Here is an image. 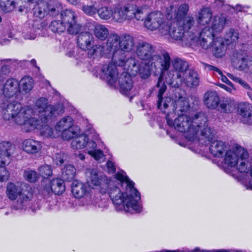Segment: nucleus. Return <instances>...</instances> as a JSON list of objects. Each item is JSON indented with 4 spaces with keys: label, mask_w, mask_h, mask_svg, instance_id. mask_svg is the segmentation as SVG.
Segmentation results:
<instances>
[{
    "label": "nucleus",
    "mask_w": 252,
    "mask_h": 252,
    "mask_svg": "<svg viewBox=\"0 0 252 252\" xmlns=\"http://www.w3.org/2000/svg\"><path fill=\"white\" fill-rule=\"evenodd\" d=\"M212 12L209 8L202 9L199 13L197 21L200 25H205L210 22L212 18Z\"/></svg>",
    "instance_id": "obj_39"
},
{
    "label": "nucleus",
    "mask_w": 252,
    "mask_h": 252,
    "mask_svg": "<svg viewBox=\"0 0 252 252\" xmlns=\"http://www.w3.org/2000/svg\"><path fill=\"white\" fill-rule=\"evenodd\" d=\"M32 110V115L38 116L37 119H51L56 115V108L48 104V99L45 97H40L36 100Z\"/></svg>",
    "instance_id": "obj_12"
},
{
    "label": "nucleus",
    "mask_w": 252,
    "mask_h": 252,
    "mask_svg": "<svg viewBox=\"0 0 252 252\" xmlns=\"http://www.w3.org/2000/svg\"><path fill=\"white\" fill-rule=\"evenodd\" d=\"M211 47L212 52L216 58H221L225 54L226 46L224 40L220 37H217L213 39V41Z\"/></svg>",
    "instance_id": "obj_25"
},
{
    "label": "nucleus",
    "mask_w": 252,
    "mask_h": 252,
    "mask_svg": "<svg viewBox=\"0 0 252 252\" xmlns=\"http://www.w3.org/2000/svg\"><path fill=\"white\" fill-rule=\"evenodd\" d=\"M189 10V6L187 4L181 5L177 10L173 6L167 10V18L168 20H173L175 22H180V20L185 18Z\"/></svg>",
    "instance_id": "obj_21"
},
{
    "label": "nucleus",
    "mask_w": 252,
    "mask_h": 252,
    "mask_svg": "<svg viewBox=\"0 0 252 252\" xmlns=\"http://www.w3.org/2000/svg\"><path fill=\"white\" fill-rule=\"evenodd\" d=\"M94 34L96 38L103 40L107 37L109 31L105 26L98 24L94 27Z\"/></svg>",
    "instance_id": "obj_41"
},
{
    "label": "nucleus",
    "mask_w": 252,
    "mask_h": 252,
    "mask_svg": "<svg viewBox=\"0 0 252 252\" xmlns=\"http://www.w3.org/2000/svg\"><path fill=\"white\" fill-rule=\"evenodd\" d=\"M38 171L40 175L44 178H48L52 175L51 167L47 164L40 166Z\"/></svg>",
    "instance_id": "obj_50"
},
{
    "label": "nucleus",
    "mask_w": 252,
    "mask_h": 252,
    "mask_svg": "<svg viewBox=\"0 0 252 252\" xmlns=\"http://www.w3.org/2000/svg\"><path fill=\"white\" fill-rule=\"evenodd\" d=\"M226 145L221 141L216 140L211 143L209 150L215 157H222L224 152H226Z\"/></svg>",
    "instance_id": "obj_29"
},
{
    "label": "nucleus",
    "mask_w": 252,
    "mask_h": 252,
    "mask_svg": "<svg viewBox=\"0 0 252 252\" xmlns=\"http://www.w3.org/2000/svg\"><path fill=\"white\" fill-rule=\"evenodd\" d=\"M74 139L72 141L71 145L74 149H81L86 147L88 140V136L84 133L79 134L74 137Z\"/></svg>",
    "instance_id": "obj_33"
},
{
    "label": "nucleus",
    "mask_w": 252,
    "mask_h": 252,
    "mask_svg": "<svg viewBox=\"0 0 252 252\" xmlns=\"http://www.w3.org/2000/svg\"><path fill=\"white\" fill-rule=\"evenodd\" d=\"M41 148V144L38 141L28 139L23 142V150L28 154H34L37 153L40 151Z\"/></svg>",
    "instance_id": "obj_28"
},
{
    "label": "nucleus",
    "mask_w": 252,
    "mask_h": 252,
    "mask_svg": "<svg viewBox=\"0 0 252 252\" xmlns=\"http://www.w3.org/2000/svg\"><path fill=\"white\" fill-rule=\"evenodd\" d=\"M34 81L30 76H25L18 82L19 91L22 93H29L33 89Z\"/></svg>",
    "instance_id": "obj_31"
},
{
    "label": "nucleus",
    "mask_w": 252,
    "mask_h": 252,
    "mask_svg": "<svg viewBox=\"0 0 252 252\" xmlns=\"http://www.w3.org/2000/svg\"><path fill=\"white\" fill-rule=\"evenodd\" d=\"M50 29L54 32L61 33L66 30L63 22L58 20H54L49 25Z\"/></svg>",
    "instance_id": "obj_45"
},
{
    "label": "nucleus",
    "mask_w": 252,
    "mask_h": 252,
    "mask_svg": "<svg viewBox=\"0 0 252 252\" xmlns=\"http://www.w3.org/2000/svg\"><path fill=\"white\" fill-rule=\"evenodd\" d=\"M186 252H208V251L206 250H201L199 248H195L193 250L190 251H186Z\"/></svg>",
    "instance_id": "obj_63"
},
{
    "label": "nucleus",
    "mask_w": 252,
    "mask_h": 252,
    "mask_svg": "<svg viewBox=\"0 0 252 252\" xmlns=\"http://www.w3.org/2000/svg\"><path fill=\"white\" fill-rule=\"evenodd\" d=\"M176 111L178 117L174 121L166 116L167 123L169 126H173L181 132L185 133V137L189 141H194L197 138L196 126H203L207 122V117L202 113H192L189 109L187 97L182 95L178 90L174 93Z\"/></svg>",
    "instance_id": "obj_2"
},
{
    "label": "nucleus",
    "mask_w": 252,
    "mask_h": 252,
    "mask_svg": "<svg viewBox=\"0 0 252 252\" xmlns=\"http://www.w3.org/2000/svg\"><path fill=\"white\" fill-rule=\"evenodd\" d=\"M24 176L27 181L31 183L35 182L39 178L38 173L33 170L25 171Z\"/></svg>",
    "instance_id": "obj_51"
},
{
    "label": "nucleus",
    "mask_w": 252,
    "mask_h": 252,
    "mask_svg": "<svg viewBox=\"0 0 252 252\" xmlns=\"http://www.w3.org/2000/svg\"><path fill=\"white\" fill-rule=\"evenodd\" d=\"M235 108L234 101L230 99L222 101L219 105V111L222 113H228L232 112Z\"/></svg>",
    "instance_id": "obj_40"
},
{
    "label": "nucleus",
    "mask_w": 252,
    "mask_h": 252,
    "mask_svg": "<svg viewBox=\"0 0 252 252\" xmlns=\"http://www.w3.org/2000/svg\"><path fill=\"white\" fill-rule=\"evenodd\" d=\"M205 66H206V67H207V68L209 70H212V71L216 72L218 73L219 75L220 74H221L222 71L219 68H218V67H217L216 66H213V65H211L210 64H205Z\"/></svg>",
    "instance_id": "obj_59"
},
{
    "label": "nucleus",
    "mask_w": 252,
    "mask_h": 252,
    "mask_svg": "<svg viewBox=\"0 0 252 252\" xmlns=\"http://www.w3.org/2000/svg\"><path fill=\"white\" fill-rule=\"evenodd\" d=\"M115 177L120 181L122 186L126 185V192L123 191L113 180L109 183L106 193H108L117 210L129 213H132V211L136 213L140 212L142 209L140 204L141 196L137 189L134 188V183L123 171L117 172Z\"/></svg>",
    "instance_id": "obj_3"
},
{
    "label": "nucleus",
    "mask_w": 252,
    "mask_h": 252,
    "mask_svg": "<svg viewBox=\"0 0 252 252\" xmlns=\"http://www.w3.org/2000/svg\"><path fill=\"white\" fill-rule=\"evenodd\" d=\"M96 160L101 161H103L104 158V156L102 151L100 150H95L93 154H90Z\"/></svg>",
    "instance_id": "obj_56"
},
{
    "label": "nucleus",
    "mask_w": 252,
    "mask_h": 252,
    "mask_svg": "<svg viewBox=\"0 0 252 252\" xmlns=\"http://www.w3.org/2000/svg\"><path fill=\"white\" fill-rule=\"evenodd\" d=\"M131 7L129 3L125 4L123 7L116 6L113 10V19L118 22H122L128 19L129 9Z\"/></svg>",
    "instance_id": "obj_24"
},
{
    "label": "nucleus",
    "mask_w": 252,
    "mask_h": 252,
    "mask_svg": "<svg viewBox=\"0 0 252 252\" xmlns=\"http://www.w3.org/2000/svg\"><path fill=\"white\" fill-rule=\"evenodd\" d=\"M169 33L170 36L175 40H182L186 45L191 46L193 44L196 38L193 34L186 32L180 26V22L173 21L170 26H168V30L166 33Z\"/></svg>",
    "instance_id": "obj_11"
},
{
    "label": "nucleus",
    "mask_w": 252,
    "mask_h": 252,
    "mask_svg": "<svg viewBox=\"0 0 252 252\" xmlns=\"http://www.w3.org/2000/svg\"><path fill=\"white\" fill-rule=\"evenodd\" d=\"M241 116L244 118H249L252 116V106L249 103H242L238 108Z\"/></svg>",
    "instance_id": "obj_42"
},
{
    "label": "nucleus",
    "mask_w": 252,
    "mask_h": 252,
    "mask_svg": "<svg viewBox=\"0 0 252 252\" xmlns=\"http://www.w3.org/2000/svg\"><path fill=\"white\" fill-rule=\"evenodd\" d=\"M82 10L87 14L93 15L97 12V9L94 6V3L91 5H84L82 7Z\"/></svg>",
    "instance_id": "obj_53"
},
{
    "label": "nucleus",
    "mask_w": 252,
    "mask_h": 252,
    "mask_svg": "<svg viewBox=\"0 0 252 252\" xmlns=\"http://www.w3.org/2000/svg\"><path fill=\"white\" fill-rule=\"evenodd\" d=\"M75 174V168L72 165H67L62 170V180L67 182L71 181L74 179Z\"/></svg>",
    "instance_id": "obj_37"
},
{
    "label": "nucleus",
    "mask_w": 252,
    "mask_h": 252,
    "mask_svg": "<svg viewBox=\"0 0 252 252\" xmlns=\"http://www.w3.org/2000/svg\"><path fill=\"white\" fill-rule=\"evenodd\" d=\"M19 90L18 81L14 78L6 80L3 86V93L6 97H11L16 94Z\"/></svg>",
    "instance_id": "obj_26"
},
{
    "label": "nucleus",
    "mask_w": 252,
    "mask_h": 252,
    "mask_svg": "<svg viewBox=\"0 0 252 252\" xmlns=\"http://www.w3.org/2000/svg\"><path fill=\"white\" fill-rule=\"evenodd\" d=\"M182 20L183 22H182V20H180V26H182L183 29L186 32L189 33V34H193L194 35L193 33L189 32V30L191 29L194 24V20L193 18L191 16H188L183 18Z\"/></svg>",
    "instance_id": "obj_44"
},
{
    "label": "nucleus",
    "mask_w": 252,
    "mask_h": 252,
    "mask_svg": "<svg viewBox=\"0 0 252 252\" xmlns=\"http://www.w3.org/2000/svg\"><path fill=\"white\" fill-rule=\"evenodd\" d=\"M226 19L224 16H215L213 19L211 28H210L211 32L214 33L215 36V33L220 32L226 24Z\"/></svg>",
    "instance_id": "obj_34"
},
{
    "label": "nucleus",
    "mask_w": 252,
    "mask_h": 252,
    "mask_svg": "<svg viewBox=\"0 0 252 252\" xmlns=\"http://www.w3.org/2000/svg\"><path fill=\"white\" fill-rule=\"evenodd\" d=\"M133 37L129 34L119 36L118 34H111L106 42L107 53L112 55V60L119 66L126 68V58L125 52L131 51L134 47Z\"/></svg>",
    "instance_id": "obj_5"
},
{
    "label": "nucleus",
    "mask_w": 252,
    "mask_h": 252,
    "mask_svg": "<svg viewBox=\"0 0 252 252\" xmlns=\"http://www.w3.org/2000/svg\"><path fill=\"white\" fill-rule=\"evenodd\" d=\"M50 189L56 194H60L65 190L63 180L60 179H54L51 182Z\"/></svg>",
    "instance_id": "obj_38"
},
{
    "label": "nucleus",
    "mask_w": 252,
    "mask_h": 252,
    "mask_svg": "<svg viewBox=\"0 0 252 252\" xmlns=\"http://www.w3.org/2000/svg\"><path fill=\"white\" fill-rule=\"evenodd\" d=\"M220 78L223 82L231 86H232V83L228 79V78L225 75L223 74L222 72H221V74H220Z\"/></svg>",
    "instance_id": "obj_60"
},
{
    "label": "nucleus",
    "mask_w": 252,
    "mask_h": 252,
    "mask_svg": "<svg viewBox=\"0 0 252 252\" xmlns=\"http://www.w3.org/2000/svg\"><path fill=\"white\" fill-rule=\"evenodd\" d=\"M113 9L109 7H103L97 9V13L100 18L107 20L113 16Z\"/></svg>",
    "instance_id": "obj_47"
},
{
    "label": "nucleus",
    "mask_w": 252,
    "mask_h": 252,
    "mask_svg": "<svg viewBox=\"0 0 252 252\" xmlns=\"http://www.w3.org/2000/svg\"><path fill=\"white\" fill-rule=\"evenodd\" d=\"M218 86L220 87L221 88L224 89V90L229 93H230L232 90V89L231 88L227 87L226 85L222 84H219Z\"/></svg>",
    "instance_id": "obj_62"
},
{
    "label": "nucleus",
    "mask_w": 252,
    "mask_h": 252,
    "mask_svg": "<svg viewBox=\"0 0 252 252\" xmlns=\"http://www.w3.org/2000/svg\"><path fill=\"white\" fill-rule=\"evenodd\" d=\"M220 97L214 91H208L204 95L203 101L205 105L209 108H216L220 102Z\"/></svg>",
    "instance_id": "obj_27"
},
{
    "label": "nucleus",
    "mask_w": 252,
    "mask_h": 252,
    "mask_svg": "<svg viewBox=\"0 0 252 252\" xmlns=\"http://www.w3.org/2000/svg\"><path fill=\"white\" fill-rule=\"evenodd\" d=\"M227 75L228 76V77L229 78H230L232 80L241 84L245 89L250 90V88L249 86L248 85V84L247 83H246L244 80H243L241 78H240L238 77L235 76L233 74L229 73H228L227 74Z\"/></svg>",
    "instance_id": "obj_54"
},
{
    "label": "nucleus",
    "mask_w": 252,
    "mask_h": 252,
    "mask_svg": "<svg viewBox=\"0 0 252 252\" xmlns=\"http://www.w3.org/2000/svg\"><path fill=\"white\" fill-rule=\"evenodd\" d=\"M56 132L64 140L74 138L80 132L79 127L74 125L72 117L65 116L58 122L55 126Z\"/></svg>",
    "instance_id": "obj_8"
},
{
    "label": "nucleus",
    "mask_w": 252,
    "mask_h": 252,
    "mask_svg": "<svg viewBox=\"0 0 252 252\" xmlns=\"http://www.w3.org/2000/svg\"><path fill=\"white\" fill-rule=\"evenodd\" d=\"M234 9H235L236 10H237L238 11H242L243 7L241 5L237 4L235 6V7L234 8Z\"/></svg>",
    "instance_id": "obj_64"
},
{
    "label": "nucleus",
    "mask_w": 252,
    "mask_h": 252,
    "mask_svg": "<svg viewBox=\"0 0 252 252\" xmlns=\"http://www.w3.org/2000/svg\"><path fill=\"white\" fill-rule=\"evenodd\" d=\"M6 195L8 198L12 201L11 209L26 210L31 209L35 212L39 209L31 206L33 199V192L31 188L21 183L9 182L7 184Z\"/></svg>",
    "instance_id": "obj_7"
},
{
    "label": "nucleus",
    "mask_w": 252,
    "mask_h": 252,
    "mask_svg": "<svg viewBox=\"0 0 252 252\" xmlns=\"http://www.w3.org/2000/svg\"><path fill=\"white\" fill-rule=\"evenodd\" d=\"M194 37L196 38V40L191 46L199 44L203 48L206 49L211 47L215 36L214 33L211 32L210 28L205 27L200 32L199 37H197L194 35Z\"/></svg>",
    "instance_id": "obj_19"
},
{
    "label": "nucleus",
    "mask_w": 252,
    "mask_h": 252,
    "mask_svg": "<svg viewBox=\"0 0 252 252\" xmlns=\"http://www.w3.org/2000/svg\"><path fill=\"white\" fill-rule=\"evenodd\" d=\"M94 42V38L93 34L89 32H80L77 39V44L78 47L83 50L88 49L90 47Z\"/></svg>",
    "instance_id": "obj_23"
},
{
    "label": "nucleus",
    "mask_w": 252,
    "mask_h": 252,
    "mask_svg": "<svg viewBox=\"0 0 252 252\" xmlns=\"http://www.w3.org/2000/svg\"><path fill=\"white\" fill-rule=\"evenodd\" d=\"M249 153L247 150L237 145L233 150L227 151L224 158V162L228 166H237V170L242 173L249 175L251 178L244 181L247 189L252 190V155L248 160Z\"/></svg>",
    "instance_id": "obj_6"
},
{
    "label": "nucleus",
    "mask_w": 252,
    "mask_h": 252,
    "mask_svg": "<svg viewBox=\"0 0 252 252\" xmlns=\"http://www.w3.org/2000/svg\"><path fill=\"white\" fill-rule=\"evenodd\" d=\"M88 55L90 58H99L103 55H106L108 58L111 57L112 55L107 53L106 46L105 48L100 45H95L92 47L88 48Z\"/></svg>",
    "instance_id": "obj_32"
},
{
    "label": "nucleus",
    "mask_w": 252,
    "mask_h": 252,
    "mask_svg": "<svg viewBox=\"0 0 252 252\" xmlns=\"http://www.w3.org/2000/svg\"><path fill=\"white\" fill-rule=\"evenodd\" d=\"M61 18L69 33L75 34L79 33L81 26L76 23V14L73 11L69 9L62 11Z\"/></svg>",
    "instance_id": "obj_15"
},
{
    "label": "nucleus",
    "mask_w": 252,
    "mask_h": 252,
    "mask_svg": "<svg viewBox=\"0 0 252 252\" xmlns=\"http://www.w3.org/2000/svg\"><path fill=\"white\" fill-rule=\"evenodd\" d=\"M66 157V156L64 153H58L56 155L54 161L57 165L61 166L64 162Z\"/></svg>",
    "instance_id": "obj_55"
},
{
    "label": "nucleus",
    "mask_w": 252,
    "mask_h": 252,
    "mask_svg": "<svg viewBox=\"0 0 252 252\" xmlns=\"http://www.w3.org/2000/svg\"><path fill=\"white\" fill-rule=\"evenodd\" d=\"M39 30L38 28L34 27L32 25V27H29L24 32L23 36L26 39L33 40L37 36V32Z\"/></svg>",
    "instance_id": "obj_48"
},
{
    "label": "nucleus",
    "mask_w": 252,
    "mask_h": 252,
    "mask_svg": "<svg viewBox=\"0 0 252 252\" xmlns=\"http://www.w3.org/2000/svg\"><path fill=\"white\" fill-rule=\"evenodd\" d=\"M208 121L205 123V126H199L198 127L196 126V129L197 130V134L199 131H200L201 135L206 139L208 141L212 140L216 134V131L214 129L211 128L210 127L208 126L207 124Z\"/></svg>",
    "instance_id": "obj_35"
},
{
    "label": "nucleus",
    "mask_w": 252,
    "mask_h": 252,
    "mask_svg": "<svg viewBox=\"0 0 252 252\" xmlns=\"http://www.w3.org/2000/svg\"><path fill=\"white\" fill-rule=\"evenodd\" d=\"M111 181L112 180L106 176L99 174L96 170L93 169L90 171V176L88 180V183L90 187L96 189L101 193L105 194Z\"/></svg>",
    "instance_id": "obj_14"
},
{
    "label": "nucleus",
    "mask_w": 252,
    "mask_h": 252,
    "mask_svg": "<svg viewBox=\"0 0 252 252\" xmlns=\"http://www.w3.org/2000/svg\"><path fill=\"white\" fill-rule=\"evenodd\" d=\"M131 8L129 9L128 19L135 18L138 21H143L145 14L142 8H137L136 10L133 9V5L130 3Z\"/></svg>",
    "instance_id": "obj_43"
},
{
    "label": "nucleus",
    "mask_w": 252,
    "mask_h": 252,
    "mask_svg": "<svg viewBox=\"0 0 252 252\" xmlns=\"http://www.w3.org/2000/svg\"><path fill=\"white\" fill-rule=\"evenodd\" d=\"M50 119H36L34 124H32V130L36 128L40 130V133L45 137H50L56 138L59 137L58 133L56 132L52 127H50L47 124L49 120Z\"/></svg>",
    "instance_id": "obj_18"
},
{
    "label": "nucleus",
    "mask_w": 252,
    "mask_h": 252,
    "mask_svg": "<svg viewBox=\"0 0 252 252\" xmlns=\"http://www.w3.org/2000/svg\"><path fill=\"white\" fill-rule=\"evenodd\" d=\"M118 69L115 64H105L101 68L100 77L106 80L110 85L113 86L118 78Z\"/></svg>",
    "instance_id": "obj_17"
},
{
    "label": "nucleus",
    "mask_w": 252,
    "mask_h": 252,
    "mask_svg": "<svg viewBox=\"0 0 252 252\" xmlns=\"http://www.w3.org/2000/svg\"><path fill=\"white\" fill-rule=\"evenodd\" d=\"M15 6V2L13 0H0V7L1 10L5 12L11 11Z\"/></svg>",
    "instance_id": "obj_46"
},
{
    "label": "nucleus",
    "mask_w": 252,
    "mask_h": 252,
    "mask_svg": "<svg viewBox=\"0 0 252 252\" xmlns=\"http://www.w3.org/2000/svg\"><path fill=\"white\" fill-rule=\"evenodd\" d=\"M0 181H6L9 177V173L4 167L5 165L0 164Z\"/></svg>",
    "instance_id": "obj_52"
},
{
    "label": "nucleus",
    "mask_w": 252,
    "mask_h": 252,
    "mask_svg": "<svg viewBox=\"0 0 252 252\" xmlns=\"http://www.w3.org/2000/svg\"><path fill=\"white\" fill-rule=\"evenodd\" d=\"M145 27L151 30H158L162 34H166L168 25L164 21V16L159 11H155L150 13L144 22Z\"/></svg>",
    "instance_id": "obj_10"
},
{
    "label": "nucleus",
    "mask_w": 252,
    "mask_h": 252,
    "mask_svg": "<svg viewBox=\"0 0 252 252\" xmlns=\"http://www.w3.org/2000/svg\"><path fill=\"white\" fill-rule=\"evenodd\" d=\"M61 10V4L52 1L49 2L40 1L36 4L33 9L34 15L40 19L48 15L55 17L58 15Z\"/></svg>",
    "instance_id": "obj_9"
},
{
    "label": "nucleus",
    "mask_w": 252,
    "mask_h": 252,
    "mask_svg": "<svg viewBox=\"0 0 252 252\" xmlns=\"http://www.w3.org/2000/svg\"><path fill=\"white\" fill-rule=\"evenodd\" d=\"M88 190V187L86 185L77 181H74L72 184L71 191L76 198L83 197Z\"/></svg>",
    "instance_id": "obj_30"
},
{
    "label": "nucleus",
    "mask_w": 252,
    "mask_h": 252,
    "mask_svg": "<svg viewBox=\"0 0 252 252\" xmlns=\"http://www.w3.org/2000/svg\"><path fill=\"white\" fill-rule=\"evenodd\" d=\"M1 71L4 74H6L9 72V66L8 65H3L1 67Z\"/></svg>",
    "instance_id": "obj_61"
},
{
    "label": "nucleus",
    "mask_w": 252,
    "mask_h": 252,
    "mask_svg": "<svg viewBox=\"0 0 252 252\" xmlns=\"http://www.w3.org/2000/svg\"><path fill=\"white\" fill-rule=\"evenodd\" d=\"M155 52L154 46L146 41L139 42L136 46V55L143 61L139 64L135 58H128L126 61V68L135 76L139 74L141 78H146L150 75L151 71L158 68L161 55H153Z\"/></svg>",
    "instance_id": "obj_4"
},
{
    "label": "nucleus",
    "mask_w": 252,
    "mask_h": 252,
    "mask_svg": "<svg viewBox=\"0 0 252 252\" xmlns=\"http://www.w3.org/2000/svg\"><path fill=\"white\" fill-rule=\"evenodd\" d=\"M21 104L12 102L7 104L2 111V117L5 120H13L17 113L21 109Z\"/></svg>",
    "instance_id": "obj_22"
},
{
    "label": "nucleus",
    "mask_w": 252,
    "mask_h": 252,
    "mask_svg": "<svg viewBox=\"0 0 252 252\" xmlns=\"http://www.w3.org/2000/svg\"><path fill=\"white\" fill-rule=\"evenodd\" d=\"M86 148L87 153L90 155L93 154V152L96 149V144L94 141H89L88 140Z\"/></svg>",
    "instance_id": "obj_57"
},
{
    "label": "nucleus",
    "mask_w": 252,
    "mask_h": 252,
    "mask_svg": "<svg viewBox=\"0 0 252 252\" xmlns=\"http://www.w3.org/2000/svg\"><path fill=\"white\" fill-rule=\"evenodd\" d=\"M32 108L30 106L22 107L18 113H17L13 119V121L18 125L23 126L25 131L29 132L32 130V124H34L36 118L32 117Z\"/></svg>",
    "instance_id": "obj_13"
},
{
    "label": "nucleus",
    "mask_w": 252,
    "mask_h": 252,
    "mask_svg": "<svg viewBox=\"0 0 252 252\" xmlns=\"http://www.w3.org/2000/svg\"><path fill=\"white\" fill-rule=\"evenodd\" d=\"M124 68L127 71L123 72L118 78L120 91L122 94L127 96H129L130 94H132L131 96V99L133 95L132 94L133 83L129 74H131V75H132V74L128 69L125 68V66H124ZM132 75H133L132 74Z\"/></svg>",
    "instance_id": "obj_16"
},
{
    "label": "nucleus",
    "mask_w": 252,
    "mask_h": 252,
    "mask_svg": "<svg viewBox=\"0 0 252 252\" xmlns=\"http://www.w3.org/2000/svg\"><path fill=\"white\" fill-rule=\"evenodd\" d=\"M189 67L187 62L183 59L175 57L171 60L168 53H162V59L159 61L158 68L160 70V75L157 84L159 88L158 94V107L161 110L168 107L166 100L163 102L162 95L166 90V86L163 80L171 87L178 88L183 84L184 77L187 73Z\"/></svg>",
    "instance_id": "obj_1"
},
{
    "label": "nucleus",
    "mask_w": 252,
    "mask_h": 252,
    "mask_svg": "<svg viewBox=\"0 0 252 252\" xmlns=\"http://www.w3.org/2000/svg\"><path fill=\"white\" fill-rule=\"evenodd\" d=\"M14 149V146L10 142L2 141L0 143V165H5L10 163Z\"/></svg>",
    "instance_id": "obj_20"
},
{
    "label": "nucleus",
    "mask_w": 252,
    "mask_h": 252,
    "mask_svg": "<svg viewBox=\"0 0 252 252\" xmlns=\"http://www.w3.org/2000/svg\"><path fill=\"white\" fill-rule=\"evenodd\" d=\"M183 81L185 82L186 85L190 88L195 87L199 85V79L197 73L193 70H190L189 76L184 77Z\"/></svg>",
    "instance_id": "obj_36"
},
{
    "label": "nucleus",
    "mask_w": 252,
    "mask_h": 252,
    "mask_svg": "<svg viewBox=\"0 0 252 252\" xmlns=\"http://www.w3.org/2000/svg\"><path fill=\"white\" fill-rule=\"evenodd\" d=\"M108 172L114 173L116 171V167L114 163L111 160H108L106 163Z\"/></svg>",
    "instance_id": "obj_58"
},
{
    "label": "nucleus",
    "mask_w": 252,
    "mask_h": 252,
    "mask_svg": "<svg viewBox=\"0 0 252 252\" xmlns=\"http://www.w3.org/2000/svg\"><path fill=\"white\" fill-rule=\"evenodd\" d=\"M225 38L227 43H231L238 40L239 33L237 31L230 29L229 31L226 32Z\"/></svg>",
    "instance_id": "obj_49"
}]
</instances>
